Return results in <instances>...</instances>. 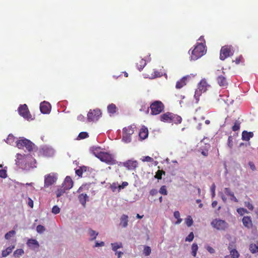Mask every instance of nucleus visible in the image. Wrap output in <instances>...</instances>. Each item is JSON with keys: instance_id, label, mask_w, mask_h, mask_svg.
<instances>
[{"instance_id": "obj_27", "label": "nucleus", "mask_w": 258, "mask_h": 258, "mask_svg": "<svg viewBox=\"0 0 258 258\" xmlns=\"http://www.w3.org/2000/svg\"><path fill=\"white\" fill-rule=\"evenodd\" d=\"M182 121V118L181 116L172 113L171 122L178 124L180 123Z\"/></svg>"}, {"instance_id": "obj_38", "label": "nucleus", "mask_w": 258, "mask_h": 258, "mask_svg": "<svg viewBox=\"0 0 258 258\" xmlns=\"http://www.w3.org/2000/svg\"><path fill=\"white\" fill-rule=\"evenodd\" d=\"M16 232L15 230H11L5 234V237L7 239H9L11 237L14 236Z\"/></svg>"}, {"instance_id": "obj_36", "label": "nucleus", "mask_w": 258, "mask_h": 258, "mask_svg": "<svg viewBox=\"0 0 258 258\" xmlns=\"http://www.w3.org/2000/svg\"><path fill=\"white\" fill-rule=\"evenodd\" d=\"M165 174V172L163 170H158L157 172L156 173V175H155V178H157L158 179H162V174Z\"/></svg>"}, {"instance_id": "obj_37", "label": "nucleus", "mask_w": 258, "mask_h": 258, "mask_svg": "<svg viewBox=\"0 0 258 258\" xmlns=\"http://www.w3.org/2000/svg\"><path fill=\"white\" fill-rule=\"evenodd\" d=\"M210 147V145H208L206 146L204 149H201V154L205 157H207L208 155V148Z\"/></svg>"}, {"instance_id": "obj_24", "label": "nucleus", "mask_w": 258, "mask_h": 258, "mask_svg": "<svg viewBox=\"0 0 258 258\" xmlns=\"http://www.w3.org/2000/svg\"><path fill=\"white\" fill-rule=\"evenodd\" d=\"M228 249L230 251V254L232 258H238L239 257V253L237 250L235 248H232L230 245L228 246Z\"/></svg>"}, {"instance_id": "obj_28", "label": "nucleus", "mask_w": 258, "mask_h": 258, "mask_svg": "<svg viewBox=\"0 0 258 258\" xmlns=\"http://www.w3.org/2000/svg\"><path fill=\"white\" fill-rule=\"evenodd\" d=\"M15 248V246H10L7 247L6 249L2 251V255L3 257H6L10 253L12 252L13 249Z\"/></svg>"}, {"instance_id": "obj_14", "label": "nucleus", "mask_w": 258, "mask_h": 258, "mask_svg": "<svg viewBox=\"0 0 258 258\" xmlns=\"http://www.w3.org/2000/svg\"><path fill=\"white\" fill-rule=\"evenodd\" d=\"M40 110L43 114L49 113L51 110L50 104L47 102L43 101L40 104Z\"/></svg>"}, {"instance_id": "obj_58", "label": "nucleus", "mask_w": 258, "mask_h": 258, "mask_svg": "<svg viewBox=\"0 0 258 258\" xmlns=\"http://www.w3.org/2000/svg\"><path fill=\"white\" fill-rule=\"evenodd\" d=\"M158 193V191L156 189H152L150 191V195L154 196Z\"/></svg>"}, {"instance_id": "obj_32", "label": "nucleus", "mask_w": 258, "mask_h": 258, "mask_svg": "<svg viewBox=\"0 0 258 258\" xmlns=\"http://www.w3.org/2000/svg\"><path fill=\"white\" fill-rule=\"evenodd\" d=\"M16 138L12 135L10 134L7 138L6 142L7 144L12 145L15 141Z\"/></svg>"}, {"instance_id": "obj_51", "label": "nucleus", "mask_w": 258, "mask_h": 258, "mask_svg": "<svg viewBox=\"0 0 258 258\" xmlns=\"http://www.w3.org/2000/svg\"><path fill=\"white\" fill-rule=\"evenodd\" d=\"M7 176V171L5 169H0V177L5 178Z\"/></svg>"}, {"instance_id": "obj_41", "label": "nucleus", "mask_w": 258, "mask_h": 258, "mask_svg": "<svg viewBox=\"0 0 258 258\" xmlns=\"http://www.w3.org/2000/svg\"><path fill=\"white\" fill-rule=\"evenodd\" d=\"M89 135L87 132H81L79 134L78 138L79 139H84L87 137H88Z\"/></svg>"}, {"instance_id": "obj_30", "label": "nucleus", "mask_w": 258, "mask_h": 258, "mask_svg": "<svg viewBox=\"0 0 258 258\" xmlns=\"http://www.w3.org/2000/svg\"><path fill=\"white\" fill-rule=\"evenodd\" d=\"M87 197V195L84 194H82L79 196V201L83 206L85 205Z\"/></svg>"}, {"instance_id": "obj_13", "label": "nucleus", "mask_w": 258, "mask_h": 258, "mask_svg": "<svg viewBox=\"0 0 258 258\" xmlns=\"http://www.w3.org/2000/svg\"><path fill=\"white\" fill-rule=\"evenodd\" d=\"M223 75H219L217 78V81L219 85L221 87L226 88L228 83L225 76V73L222 72Z\"/></svg>"}, {"instance_id": "obj_35", "label": "nucleus", "mask_w": 258, "mask_h": 258, "mask_svg": "<svg viewBox=\"0 0 258 258\" xmlns=\"http://www.w3.org/2000/svg\"><path fill=\"white\" fill-rule=\"evenodd\" d=\"M191 249H192V255L194 256H196L197 254V252L198 249V246L197 244L196 243H193L191 246Z\"/></svg>"}, {"instance_id": "obj_3", "label": "nucleus", "mask_w": 258, "mask_h": 258, "mask_svg": "<svg viewBox=\"0 0 258 258\" xmlns=\"http://www.w3.org/2000/svg\"><path fill=\"white\" fill-rule=\"evenodd\" d=\"M152 115H158L163 111L165 106L161 101H155L153 102L150 106Z\"/></svg>"}, {"instance_id": "obj_42", "label": "nucleus", "mask_w": 258, "mask_h": 258, "mask_svg": "<svg viewBox=\"0 0 258 258\" xmlns=\"http://www.w3.org/2000/svg\"><path fill=\"white\" fill-rule=\"evenodd\" d=\"M24 251L22 249H18L14 251V255L15 256H19L24 254Z\"/></svg>"}, {"instance_id": "obj_47", "label": "nucleus", "mask_w": 258, "mask_h": 258, "mask_svg": "<svg viewBox=\"0 0 258 258\" xmlns=\"http://www.w3.org/2000/svg\"><path fill=\"white\" fill-rule=\"evenodd\" d=\"M194 238V235L192 232H190L189 235L185 238V241L190 242L192 241Z\"/></svg>"}, {"instance_id": "obj_55", "label": "nucleus", "mask_w": 258, "mask_h": 258, "mask_svg": "<svg viewBox=\"0 0 258 258\" xmlns=\"http://www.w3.org/2000/svg\"><path fill=\"white\" fill-rule=\"evenodd\" d=\"M206 249L210 253H214L215 252L214 249L210 246H207Z\"/></svg>"}, {"instance_id": "obj_33", "label": "nucleus", "mask_w": 258, "mask_h": 258, "mask_svg": "<svg viewBox=\"0 0 258 258\" xmlns=\"http://www.w3.org/2000/svg\"><path fill=\"white\" fill-rule=\"evenodd\" d=\"M88 232H89V234L90 236L91 237L90 240H91V241L96 239V236L98 234V233L97 232H96L95 231L93 230L92 229H89Z\"/></svg>"}, {"instance_id": "obj_21", "label": "nucleus", "mask_w": 258, "mask_h": 258, "mask_svg": "<svg viewBox=\"0 0 258 258\" xmlns=\"http://www.w3.org/2000/svg\"><path fill=\"white\" fill-rule=\"evenodd\" d=\"M253 137V133L252 132H248L244 131L242 133V140L243 141H248L250 138Z\"/></svg>"}, {"instance_id": "obj_2", "label": "nucleus", "mask_w": 258, "mask_h": 258, "mask_svg": "<svg viewBox=\"0 0 258 258\" xmlns=\"http://www.w3.org/2000/svg\"><path fill=\"white\" fill-rule=\"evenodd\" d=\"M235 51L233 46L231 45H226L222 47L220 53V59L225 60L229 56L233 55Z\"/></svg>"}, {"instance_id": "obj_5", "label": "nucleus", "mask_w": 258, "mask_h": 258, "mask_svg": "<svg viewBox=\"0 0 258 258\" xmlns=\"http://www.w3.org/2000/svg\"><path fill=\"white\" fill-rule=\"evenodd\" d=\"M95 156L101 161L104 162L108 164L113 165L115 164V160L112 156L106 152H100Z\"/></svg>"}, {"instance_id": "obj_16", "label": "nucleus", "mask_w": 258, "mask_h": 258, "mask_svg": "<svg viewBox=\"0 0 258 258\" xmlns=\"http://www.w3.org/2000/svg\"><path fill=\"white\" fill-rule=\"evenodd\" d=\"M172 113L166 112L162 114L160 117V120L163 122L171 123Z\"/></svg>"}, {"instance_id": "obj_34", "label": "nucleus", "mask_w": 258, "mask_h": 258, "mask_svg": "<svg viewBox=\"0 0 258 258\" xmlns=\"http://www.w3.org/2000/svg\"><path fill=\"white\" fill-rule=\"evenodd\" d=\"M112 249L114 251H116L117 249L122 247V244L121 243H111Z\"/></svg>"}, {"instance_id": "obj_31", "label": "nucleus", "mask_w": 258, "mask_h": 258, "mask_svg": "<svg viewBox=\"0 0 258 258\" xmlns=\"http://www.w3.org/2000/svg\"><path fill=\"white\" fill-rule=\"evenodd\" d=\"M249 250L252 253L258 252V245L255 243H251L249 245Z\"/></svg>"}, {"instance_id": "obj_17", "label": "nucleus", "mask_w": 258, "mask_h": 258, "mask_svg": "<svg viewBox=\"0 0 258 258\" xmlns=\"http://www.w3.org/2000/svg\"><path fill=\"white\" fill-rule=\"evenodd\" d=\"M149 132L148 130L145 126H143L140 129L139 136L141 140H145L148 136Z\"/></svg>"}, {"instance_id": "obj_20", "label": "nucleus", "mask_w": 258, "mask_h": 258, "mask_svg": "<svg viewBox=\"0 0 258 258\" xmlns=\"http://www.w3.org/2000/svg\"><path fill=\"white\" fill-rule=\"evenodd\" d=\"M28 247L32 249L38 248L39 247L38 242L34 239H29L27 242Z\"/></svg>"}, {"instance_id": "obj_1", "label": "nucleus", "mask_w": 258, "mask_h": 258, "mask_svg": "<svg viewBox=\"0 0 258 258\" xmlns=\"http://www.w3.org/2000/svg\"><path fill=\"white\" fill-rule=\"evenodd\" d=\"M206 52V46L203 43H198L194 50L191 51V58L197 60L203 55Z\"/></svg>"}, {"instance_id": "obj_45", "label": "nucleus", "mask_w": 258, "mask_h": 258, "mask_svg": "<svg viewBox=\"0 0 258 258\" xmlns=\"http://www.w3.org/2000/svg\"><path fill=\"white\" fill-rule=\"evenodd\" d=\"M36 230L38 233H42L45 230V227L41 225H38L36 227Z\"/></svg>"}, {"instance_id": "obj_43", "label": "nucleus", "mask_w": 258, "mask_h": 258, "mask_svg": "<svg viewBox=\"0 0 258 258\" xmlns=\"http://www.w3.org/2000/svg\"><path fill=\"white\" fill-rule=\"evenodd\" d=\"M185 223L188 227H190L193 224L192 219L190 216H188L185 220Z\"/></svg>"}, {"instance_id": "obj_40", "label": "nucleus", "mask_w": 258, "mask_h": 258, "mask_svg": "<svg viewBox=\"0 0 258 258\" xmlns=\"http://www.w3.org/2000/svg\"><path fill=\"white\" fill-rule=\"evenodd\" d=\"M159 192L163 195H164V196L167 195L168 192H167V190L166 189V186L165 185L161 186V187H160V188L159 189Z\"/></svg>"}, {"instance_id": "obj_25", "label": "nucleus", "mask_w": 258, "mask_h": 258, "mask_svg": "<svg viewBox=\"0 0 258 258\" xmlns=\"http://www.w3.org/2000/svg\"><path fill=\"white\" fill-rule=\"evenodd\" d=\"M147 77L150 79H154L157 77H160L162 76V74L158 72L157 70H153L150 75L147 74Z\"/></svg>"}, {"instance_id": "obj_29", "label": "nucleus", "mask_w": 258, "mask_h": 258, "mask_svg": "<svg viewBox=\"0 0 258 258\" xmlns=\"http://www.w3.org/2000/svg\"><path fill=\"white\" fill-rule=\"evenodd\" d=\"M107 110L109 113L113 114L116 112L117 107L115 104L112 103L107 106Z\"/></svg>"}, {"instance_id": "obj_49", "label": "nucleus", "mask_w": 258, "mask_h": 258, "mask_svg": "<svg viewBox=\"0 0 258 258\" xmlns=\"http://www.w3.org/2000/svg\"><path fill=\"white\" fill-rule=\"evenodd\" d=\"M66 190H64V188H60L58 189L56 192V197L57 198L60 197L62 194H63Z\"/></svg>"}, {"instance_id": "obj_57", "label": "nucleus", "mask_w": 258, "mask_h": 258, "mask_svg": "<svg viewBox=\"0 0 258 258\" xmlns=\"http://www.w3.org/2000/svg\"><path fill=\"white\" fill-rule=\"evenodd\" d=\"M143 161L147 162H152L153 161V159L149 156H145V159L143 160Z\"/></svg>"}, {"instance_id": "obj_52", "label": "nucleus", "mask_w": 258, "mask_h": 258, "mask_svg": "<svg viewBox=\"0 0 258 258\" xmlns=\"http://www.w3.org/2000/svg\"><path fill=\"white\" fill-rule=\"evenodd\" d=\"M243 59V57L242 55H240L236 58L235 60L233 61L235 62V63L238 64L240 63Z\"/></svg>"}, {"instance_id": "obj_60", "label": "nucleus", "mask_w": 258, "mask_h": 258, "mask_svg": "<svg viewBox=\"0 0 258 258\" xmlns=\"http://www.w3.org/2000/svg\"><path fill=\"white\" fill-rule=\"evenodd\" d=\"M128 185V182H126V181H124V182H123L121 184V185H119V188L120 189L121 188H124L125 186H126L127 185Z\"/></svg>"}, {"instance_id": "obj_9", "label": "nucleus", "mask_w": 258, "mask_h": 258, "mask_svg": "<svg viewBox=\"0 0 258 258\" xmlns=\"http://www.w3.org/2000/svg\"><path fill=\"white\" fill-rule=\"evenodd\" d=\"M101 115V112L99 109L90 110L87 114V118L89 121L98 120Z\"/></svg>"}, {"instance_id": "obj_64", "label": "nucleus", "mask_w": 258, "mask_h": 258, "mask_svg": "<svg viewBox=\"0 0 258 258\" xmlns=\"http://www.w3.org/2000/svg\"><path fill=\"white\" fill-rule=\"evenodd\" d=\"M28 205L31 208L33 207V201L30 198H29Z\"/></svg>"}, {"instance_id": "obj_7", "label": "nucleus", "mask_w": 258, "mask_h": 258, "mask_svg": "<svg viewBox=\"0 0 258 258\" xmlns=\"http://www.w3.org/2000/svg\"><path fill=\"white\" fill-rule=\"evenodd\" d=\"M134 133V130L132 126L124 127L122 131V140L126 143L131 142L132 140L131 136Z\"/></svg>"}, {"instance_id": "obj_59", "label": "nucleus", "mask_w": 258, "mask_h": 258, "mask_svg": "<svg viewBox=\"0 0 258 258\" xmlns=\"http://www.w3.org/2000/svg\"><path fill=\"white\" fill-rule=\"evenodd\" d=\"M104 245V242L101 241V242H96L95 243V247L103 246Z\"/></svg>"}, {"instance_id": "obj_4", "label": "nucleus", "mask_w": 258, "mask_h": 258, "mask_svg": "<svg viewBox=\"0 0 258 258\" xmlns=\"http://www.w3.org/2000/svg\"><path fill=\"white\" fill-rule=\"evenodd\" d=\"M16 146L19 149H23L24 147H25L28 151L31 152L33 149L34 144L30 140L24 139L17 141L16 142Z\"/></svg>"}, {"instance_id": "obj_54", "label": "nucleus", "mask_w": 258, "mask_h": 258, "mask_svg": "<svg viewBox=\"0 0 258 258\" xmlns=\"http://www.w3.org/2000/svg\"><path fill=\"white\" fill-rule=\"evenodd\" d=\"M237 212L240 215H242L243 213H247V210L244 208H240L237 209Z\"/></svg>"}, {"instance_id": "obj_39", "label": "nucleus", "mask_w": 258, "mask_h": 258, "mask_svg": "<svg viewBox=\"0 0 258 258\" xmlns=\"http://www.w3.org/2000/svg\"><path fill=\"white\" fill-rule=\"evenodd\" d=\"M143 252H144V254L146 256L149 255L151 252V249L150 247H149L148 246H145V247L144 248Z\"/></svg>"}, {"instance_id": "obj_6", "label": "nucleus", "mask_w": 258, "mask_h": 258, "mask_svg": "<svg viewBox=\"0 0 258 258\" xmlns=\"http://www.w3.org/2000/svg\"><path fill=\"white\" fill-rule=\"evenodd\" d=\"M211 224L218 230H225L228 227V224L225 220L217 218L214 219Z\"/></svg>"}, {"instance_id": "obj_44", "label": "nucleus", "mask_w": 258, "mask_h": 258, "mask_svg": "<svg viewBox=\"0 0 258 258\" xmlns=\"http://www.w3.org/2000/svg\"><path fill=\"white\" fill-rule=\"evenodd\" d=\"M224 192L225 194L229 197H231V196H233L234 192L231 190V189L229 188L226 187L224 188Z\"/></svg>"}, {"instance_id": "obj_61", "label": "nucleus", "mask_w": 258, "mask_h": 258, "mask_svg": "<svg viewBox=\"0 0 258 258\" xmlns=\"http://www.w3.org/2000/svg\"><path fill=\"white\" fill-rule=\"evenodd\" d=\"M115 255L117 256V258H120L122 255L123 254V252L121 251H115Z\"/></svg>"}, {"instance_id": "obj_26", "label": "nucleus", "mask_w": 258, "mask_h": 258, "mask_svg": "<svg viewBox=\"0 0 258 258\" xmlns=\"http://www.w3.org/2000/svg\"><path fill=\"white\" fill-rule=\"evenodd\" d=\"M87 167L85 166L79 167V169L76 170V174L79 177H82L83 173L87 171Z\"/></svg>"}, {"instance_id": "obj_23", "label": "nucleus", "mask_w": 258, "mask_h": 258, "mask_svg": "<svg viewBox=\"0 0 258 258\" xmlns=\"http://www.w3.org/2000/svg\"><path fill=\"white\" fill-rule=\"evenodd\" d=\"M146 65V60L144 59H140L136 63L138 69L141 71Z\"/></svg>"}, {"instance_id": "obj_12", "label": "nucleus", "mask_w": 258, "mask_h": 258, "mask_svg": "<svg viewBox=\"0 0 258 258\" xmlns=\"http://www.w3.org/2000/svg\"><path fill=\"white\" fill-rule=\"evenodd\" d=\"M123 166L128 170H134L138 167V162L136 160H128L123 163Z\"/></svg>"}, {"instance_id": "obj_48", "label": "nucleus", "mask_w": 258, "mask_h": 258, "mask_svg": "<svg viewBox=\"0 0 258 258\" xmlns=\"http://www.w3.org/2000/svg\"><path fill=\"white\" fill-rule=\"evenodd\" d=\"M60 212V209L57 206H54L52 207V213L54 214H58Z\"/></svg>"}, {"instance_id": "obj_63", "label": "nucleus", "mask_w": 258, "mask_h": 258, "mask_svg": "<svg viewBox=\"0 0 258 258\" xmlns=\"http://www.w3.org/2000/svg\"><path fill=\"white\" fill-rule=\"evenodd\" d=\"M230 200L231 201H233L235 202H238V200L237 199V198L235 197L234 196V194H233V196H231L230 197Z\"/></svg>"}, {"instance_id": "obj_15", "label": "nucleus", "mask_w": 258, "mask_h": 258, "mask_svg": "<svg viewBox=\"0 0 258 258\" xmlns=\"http://www.w3.org/2000/svg\"><path fill=\"white\" fill-rule=\"evenodd\" d=\"M73 186V181L72 178L69 176H67L62 183V188H64V190H69L71 189Z\"/></svg>"}, {"instance_id": "obj_8", "label": "nucleus", "mask_w": 258, "mask_h": 258, "mask_svg": "<svg viewBox=\"0 0 258 258\" xmlns=\"http://www.w3.org/2000/svg\"><path fill=\"white\" fill-rule=\"evenodd\" d=\"M207 87V82L204 80H201V82L199 83L198 88L196 89L194 95L197 101L199 100V98L201 95L202 93L206 91Z\"/></svg>"}, {"instance_id": "obj_46", "label": "nucleus", "mask_w": 258, "mask_h": 258, "mask_svg": "<svg viewBox=\"0 0 258 258\" xmlns=\"http://www.w3.org/2000/svg\"><path fill=\"white\" fill-rule=\"evenodd\" d=\"M240 128V123L236 121L234 124V125L232 127V129L233 131L236 132L239 130Z\"/></svg>"}, {"instance_id": "obj_22", "label": "nucleus", "mask_w": 258, "mask_h": 258, "mask_svg": "<svg viewBox=\"0 0 258 258\" xmlns=\"http://www.w3.org/2000/svg\"><path fill=\"white\" fill-rule=\"evenodd\" d=\"M128 216L126 215H122L120 218V225L123 227H127L128 225Z\"/></svg>"}, {"instance_id": "obj_11", "label": "nucleus", "mask_w": 258, "mask_h": 258, "mask_svg": "<svg viewBox=\"0 0 258 258\" xmlns=\"http://www.w3.org/2000/svg\"><path fill=\"white\" fill-rule=\"evenodd\" d=\"M18 111L20 115L26 119H29L31 117V114L28 110L26 104L21 105L18 108Z\"/></svg>"}, {"instance_id": "obj_18", "label": "nucleus", "mask_w": 258, "mask_h": 258, "mask_svg": "<svg viewBox=\"0 0 258 258\" xmlns=\"http://www.w3.org/2000/svg\"><path fill=\"white\" fill-rule=\"evenodd\" d=\"M189 77V76H186L182 77L180 80L178 81L176 84V88L180 89L185 86L186 85L187 80Z\"/></svg>"}, {"instance_id": "obj_62", "label": "nucleus", "mask_w": 258, "mask_h": 258, "mask_svg": "<svg viewBox=\"0 0 258 258\" xmlns=\"http://www.w3.org/2000/svg\"><path fill=\"white\" fill-rule=\"evenodd\" d=\"M174 217L177 219L180 217V213L178 211H176L174 212Z\"/></svg>"}, {"instance_id": "obj_56", "label": "nucleus", "mask_w": 258, "mask_h": 258, "mask_svg": "<svg viewBox=\"0 0 258 258\" xmlns=\"http://www.w3.org/2000/svg\"><path fill=\"white\" fill-rule=\"evenodd\" d=\"M215 188H216V186H215V184L213 183L211 187V190L212 192L213 197H214L215 195Z\"/></svg>"}, {"instance_id": "obj_19", "label": "nucleus", "mask_w": 258, "mask_h": 258, "mask_svg": "<svg viewBox=\"0 0 258 258\" xmlns=\"http://www.w3.org/2000/svg\"><path fill=\"white\" fill-rule=\"evenodd\" d=\"M242 222L243 225L248 229L252 226V220L249 216H244L242 218Z\"/></svg>"}, {"instance_id": "obj_10", "label": "nucleus", "mask_w": 258, "mask_h": 258, "mask_svg": "<svg viewBox=\"0 0 258 258\" xmlns=\"http://www.w3.org/2000/svg\"><path fill=\"white\" fill-rule=\"evenodd\" d=\"M57 180V177L53 173L47 174L44 178V187H48L54 183Z\"/></svg>"}, {"instance_id": "obj_50", "label": "nucleus", "mask_w": 258, "mask_h": 258, "mask_svg": "<svg viewBox=\"0 0 258 258\" xmlns=\"http://www.w3.org/2000/svg\"><path fill=\"white\" fill-rule=\"evenodd\" d=\"M228 146L231 149L233 147V138L232 136H229L228 137Z\"/></svg>"}, {"instance_id": "obj_53", "label": "nucleus", "mask_w": 258, "mask_h": 258, "mask_svg": "<svg viewBox=\"0 0 258 258\" xmlns=\"http://www.w3.org/2000/svg\"><path fill=\"white\" fill-rule=\"evenodd\" d=\"M245 205L249 210H251V211L253 210V207L251 203H250L249 202H245Z\"/></svg>"}]
</instances>
